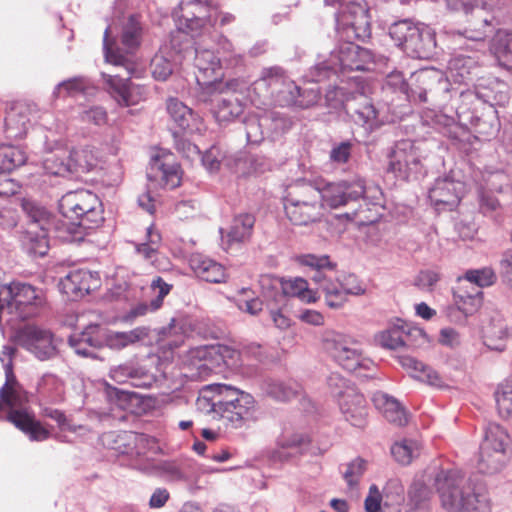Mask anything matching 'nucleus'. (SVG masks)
Returning <instances> with one entry per match:
<instances>
[{"label":"nucleus","mask_w":512,"mask_h":512,"mask_svg":"<svg viewBox=\"0 0 512 512\" xmlns=\"http://www.w3.org/2000/svg\"><path fill=\"white\" fill-rule=\"evenodd\" d=\"M141 26L138 18L131 15L125 23L121 35V47H113L109 41V27L105 29L103 49L105 60L123 73L114 74L102 72L101 76L111 95L121 106L138 104L146 96V89L142 85L133 84L130 77L135 72V63L132 53L140 44Z\"/></svg>","instance_id":"1"},{"label":"nucleus","mask_w":512,"mask_h":512,"mask_svg":"<svg viewBox=\"0 0 512 512\" xmlns=\"http://www.w3.org/2000/svg\"><path fill=\"white\" fill-rule=\"evenodd\" d=\"M61 222H55L56 238L62 241H76L84 231L94 229L104 221L103 205L99 197L85 189L69 191L58 203Z\"/></svg>","instance_id":"2"},{"label":"nucleus","mask_w":512,"mask_h":512,"mask_svg":"<svg viewBox=\"0 0 512 512\" xmlns=\"http://www.w3.org/2000/svg\"><path fill=\"white\" fill-rule=\"evenodd\" d=\"M442 507L448 512H491L490 500L458 469H441L433 479Z\"/></svg>","instance_id":"3"},{"label":"nucleus","mask_w":512,"mask_h":512,"mask_svg":"<svg viewBox=\"0 0 512 512\" xmlns=\"http://www.w3.org/2000/svg\"><path fill=\"white\" fill-rule=\"evenodd\" d=\"M323 348L326 353L343 369L350 372H358L360 376L371 377L374 362L363 353L361 342L350 334L340 331L327 330L323 334Z\"/></svg>","instance_id":"4"},{"label":"nucleus","mask_w":512,"mask_h":512,"mask_svg":"<svg viewBox=\"0 0 512 512\" xmlns=\"http://www.w3.org/2000/svg\"><path fill=\"white\" fill-rule=\"evenodd\" d=\"M213 10H217V4L211 0H181L179 12L174 13L178 31L170 41L175 53L186 51L191 44L188 33L198 34L206 24H213Z\"/></svg>","instance_id":"5"},{"label":"nucleus","mask_w":512,"mask_h":512,"mask_svg":"<svg viewBox=\"0 0 512 512\" xmlns=\"http://www.w3.org/2000/svg\"><path fill=\"white\" fill-rule=\"evenodd\" d=\"M372 65L373 54L370 50L347 41L333 50L328 60L315 65L312 80L321 81L330 73L344 75L352 71H369Z\"/></svg>","instance_id":"6"},{"label":"nucleus","mask_w":512,"mask_h":512,"mask_svg":"<svg viewBox=\"0 0 512 512\" xmlns=\"http://www.w3.org/2000/svg\"><path fill=\"white\" fill-rule=\"evenodd\" d=\"M251 91L263 100L275 98L281 106L297 105L308 107L317 100V94L312 92V99L304 104L299 97L300 88L285 75L280 67H270L262 71L261 76L253 82Z\"/></svg>","instance_id":"7"},{"label":"nucleus","mask_w":512,"mask_h":512,"mask_svg":"<svg viewBox=\"0 0 512 512\" xmlns=\"http://www.w3.org/2000/svg\"><path fill=\"white\" fill-rule=\"evenodd\" d=\"M461 101L458 110L465 114L470 109L478 110L480 105L487 104L488 108L504 106L509 101V90L505 82L491 75H482L466 90L458 92Z\"/></svg>","instance_id":"8"},{"label":"nucleus","mask_w":512,"mask_h":512,"mask_svg":"<svg viewBox=\"0 0 512 512\" xmlns=\"http://www.w3.org/2000/svg\"><path fill=\"white\" fill-rule=\"evenodd\" d=\"M325 98L330 107L344 109L355 124L367 132H373L384 123L374 103L363 94L358 93L352 98H345L344 88L334 87L327 91Z\"/></svg>","instance_id":"9"},{"label":"nucleus","mask_w":512,"mask_h":512,"mask_svg":"<svg viewBox=\"0 0 512 512\" xmlns=\"http://www.w3.org/2000/svg\"><path fill=\"white\" fill-rule=\"evenodd\" d=\"M508 5V0H475V20H467L463 30L454 32L458 42L471 41L473 48L483 45L485 38L492 32L499 14Z\"/></svg>","instance_id":"10"},{"label":"nucleus","mask_w":512,"mask_h":512,"mask_svg":"<svg viewBox=\"0 0 512 512\" xmlns=\"http://www.w3.org/2000/svg\"><path fill=\"white\" fill-rule=\"evenodd\" d=\"M509 436L506 430L496 423H489L480 445L478 471L492 475L500 472L508 462L507 449Z\"/></svg>","instance_id":"11"},{"label":"nucleus","mask_w":512,"mask_h":512,"mask_svg":"<svg viewBox=\"0 0 512 512\" xmlns=\"http://www.w3.org/2000/svg\"><path fill=\"white\" fill-rule=\"evenodd\" d=\"M216 389L221 391L222 398L218 401L221 404L220 418L227 420L235 428L242 427L253 418L256 404L251 394L222 383Z\"/></svg>","instance_id":"12"},{"label":"nucleus","mask_w":512,"mask_h":512,"mask_svg":"<svg viewBox=\"0 0 512 512\" xmlns=\"http://www.w3.org/2000/svg\"><path fill=\"white\" fill-rule=\"evenodd\" d=\"M417 81L421 86L411 90L414 103L440 104L450 99L452 93H457L455 89H451L450 78L436 69L421 71L417 75Z\"/></svg>","instance_id":"13"},{"label":"nucleus","mask_w":512,"mask_h":512,"mask_svg":"<svg viewBox=\"0 0 512 512\" xmlns=\"http://www.w3.org/2000/svg\"><path fill=\"white\" fill-rule=\"evenodd\" d=\"M158 470L166 482L181 483L190 494H196L205 487L202 481L205 469L193 460L164 461L159 464Z\"/></svg>","instance_id":"14"},{"label":"nucleus","mask_w":512,"mask_h":512,"mask_svg":"<svg viewBox=\"0 0 512 512\" xmlns=\"http://www.w3.org/2000/svg\"><path fill=\"white\" fill-rule=\"evenodd\" d=\"M387 171L396 178L408 180L413 174L421 170L419 147L411 140L403 139L395 143L388 154Z\"/></svg>","instance_id":"15"},{"label":"nucleus","mask_w":512,"mask_h":512,"mask_svg":"<svg viewBox=\"0 0 512 512\" xmlns=\"http://www.w3.org/2000/svg\"><path fill=\"white\" fill-rule=\"evenodd\" d=\"M336 24L349 39L364 40L370 36L367 11L360 4L354 2L341 3V8L336 13Z\"/></svg>","instance_id":"16"},{"label":"nucleus","mask_w":512,"mask_h":512,"mask_svg":"<svg viewBox=\"0 0 512 512\" xmlns=\"http://www.w3.org/2000/svg\"><path fill=\"white\" fill-rule=\"evenodd\" d=\"M45 150L49 153L43 160V168L47 174L67 177L73 174L69 148L61 136L45 135Z\"/></svg>","instance_id":"17"},{"label":"nucleus","mask_w":512,"mask_h":512,"mask_svg":"<svg viewBox=\"0 0 512 512\" xmlns=\"http://www.w3.org/2000/svg\"><path fill=\"white\" fill-rule=\"evenodd\" d=\"M321 202L332 209L344 206L360 198L366 199L367 189L361 179L354 181H341L337 183H328L322 189Z\"/></svg>","instance_id":"18"},{"label":"nucleus","mask_w":512,"mask_h":512,"mask_svg":"<svg viewBox=\"0 0 512 512\" xmlns=\"http://www.w3.org/2000/svg\"><path fill=\"white\" fill-rule=\"evenodd\" d=\"M18 342L42 361L53 358L57 353L52 333L35 326L22 329L18 335Z\"/></svg>","instance_id":"19"},{"label":"nucleus","mask_w":512,"mask_h":512,"mask_svg":"<svg viewBox=\"0 0 512 512\" xmlns=\"http://www.w3.org/2000/svg\"><path fill=\"white\" fill-rule=\"evenodd\" d=\"M479 60L477 51L466 54V51L461 49L454 53L448 62V77L454 83L470 86L479 77L481 70Z\"/></svg>","instance_id":"20"},{"label":"nucleus","mask_w":512,"mask_h":512,"mask_svg":"<svg viewBox=\"0 0 512 512\" xmlns=\"http://www.w3.org/2000/svg\"><path fill=\"white\" fill-rule=\"evenodd\" d=\"M464 185L449 176L436 179L434 185L430 188L428 197L431 203L437 209L448 208L452 210L461 199Z\"/></svg>","instance_id":"21"},{"label":"nucleus","mask_w":512,"mask_h":512,"mask_svg":"<svg viewBox=\"0 0 512 512\" xmlns=\"http://www.w3.org/2000/svg\"><path fill=\"white\" fill-rule=\"evenodd\" d=\"M60 284L65 294L78 298L96 289L100 284V278L97 272L74 269L61 280Z\"/></svg>","instance_id":"22"},{"label":"nucleus","mask_w":512,"mask_h":512,"mask_svg":"<svg viewBox=\"0 0 512 512\" xmlns=\"http://www.w3.org/2000/svg\"><path fill=\"white\" fill-rule=\"evenodd\" d=\"M171 289L172 285L165 282L160 276L153 278L150 284V291L154 297L150 302H140L131 307L124 319L126 321H133L138 317L156 312L162 307L164 298L170 293Z\"/></svg>","instance_id":"23"},{"label":"nucleus","mask_w":512,"mask_h":512,"mask_svg":"<svg viewBox=\"0 0 512 512\" xmlns=\"http://www.w3.org/2000/svg\"><path fill=\"white\" fill-rule=\"evenodd\" d=\"M167 112L172 121L184 132L201 133L204 129L201 117L176 98L167 101Z\"/></svg>","instance_id":"24"},{"label":"nucleus","mask_w":512,"mask_h":512,"mask_svg":"<svg viewBox=\"0 0 512 512\" xmlns=\"http://www.w3.org/2000/svg\"><path fill=\"white\" fill-rule=\"evenodd\" d=\"M34 116L30 105L16 104L5 117V132L8 138H22L28 132Z\"/></svg>","instance_id":"25"},{"label":"nucleus","mask_w":512,"mask_h":512,"mask_svg":"<svg viewBox=\"0 0 512 512\" xmlns=\"http://www.w3.org/2000/svg\"><path fill=\"white\" fill-rule=\"evenodd\" d=\"M339 407L346 421L352 426L363 428L367 423L366 401L355 389L347 390V397L339 400Z\"/></svg>","instance_id":"26"},{"label":"nucleus","mask_w":512,"mask_h":512,"mask_svg":"<svg viewBox=\"0 0 512 512\" xmlns=\"http://www.w3.org/2000/svg\"><path fill=\"white\" fill-rule=\"evenodd\" d=\"M413 32L406 53L411 57L420 59H427L434 55L436 49L434 30L426 24L418 23L417 29Z\"/></svg>","instance_id":"27"},{"label":"nucleus","mask_w":512,"mask_h":512,"mask_svg":"<svg viewBox=\"0 0 512 512\" xmlns=\"http://www.w3.org/2000/svg\"><path fill=\"white\" fill-rule=\"evenodd\" d=\"M254 225L255 216L253 214L241 213L236 215L232 219L226 235L223 234L222 229L220 230L223 243H227L226 249L248 241L253 233Z\"/></svg>","instance_id":"28"},{"label":"nucleus","mask_w":512,"mask_h":512,"mask_svg":"<svg viewBox=\"0 0 512 512\" xmlns=\"http://www.w3.org/2000/svg\"><path fill=\"white\" fill-rule=\"evenodd\" d=\"M412 336H424L423 331L418 328H410L406 324L395 325L382 331L377 336L378 343L388 349L396 350L411 345Z\"/></svg>","instance_id":"29"},{"label":"nucleus","mask_w":512,"mask_h":512,"mask_svg":"<svg viewBox=\"0 0 512 512\" xmlns=\"http://www.w3.org/2000/svg\"><path fill=\"white\" fill-rule=\"evenodd\" d=\"M189 265L195 275L211 283H222L226 281V269L220 263L201 254H193L189 259Z\"/></svg>","instance_id":"30"},{"label":"nucleus","mask_w":512,"mask_h":512,"mask_svg":"<svg viewBox=\"0 0 512 512\" xmlns=\"http://www.w3.org/2000/svg\"><path fill=\"white\" fill-rule=\"evenodd\" d=\"M283 201L284 203H307V205L323 206L320 188L304 179L297 180L287 187Z\"/></svg>","instance_id":"31"},{"label":"nucleus","mask_w":512,"mask_h":512,"mask_svg":"<svg viewBox=\"0 0 512 512\" xmlns=\"http://www.w3.org/2000/svg\"><path fill=\"white\" fill-rule=\"evenodd\" d=\"M373 403L390 423L400 427L408 423L409 415L396 398L384 392H376Z\"/></svg>","instance_id":"32"},{"label":"nucleus","mask_w":512,"mask_h":512,"mask_svg":"<svg viewBox=\"0 0 512 512\" xmlns=\"http://www.w3.org/2000/svg\"><path fill=\"white\" fill-rule=\"evenodd\" d=\"M224 165L239 176L258 174L265 170L262 158L250 155L245 151L225 156Z\"/></svg>","instance_id":"33"},{"label":"nucleus","mask_w":512,"mask_h":512,"mask_svg":"<svg viewBox=\"0 0 512 512\" xmlns=\"http://www.w3.org/2000/svg\"><path fill=\"white\" fill-rule=\"evenodd\" d=\"M465 114H469L466 119L479 138L489 140L499 131L500 124L495 109L488 108L487 112L481 116L477 115V110L474 109H470Z\"/></svg>","instance_id":"34"},{"label":"nucleus","mask_w":512,"mask_h":512,"mask_svg":"<svg viewBox=\"0 0 512 512\" xmlns=\"http://www.w3.org/2000/svg\"><path fill=\"white\" fill-rule=\"evenodd\" d=\"M287 218L294 225L306 226L320 220L323 215V206L311 204L284 203Z\"/></svg>","instance_id":"35"},{"label":"nucleus","mask_w":512,"mask_h":512,"mask_svg":"<svg viewBox=\"0 0 512 512\" xmlns=\"http://www.w3.org/2000/svg\"><path fill=\"white\" fill-rule=\"evenodd\" d=\"M399 362L403 368L409 371L413 378L431 386H441L442 380L439 374L431 367H428L417 359L406 355L400 356Z\"/></svg>","instance_id":"36"},{"label":"nucleus","mask_w":512,"mask_h":512,"mask_svg":"<svg viewBox=\"0 0 512 512\" xmlns=\"http://www.w3.org/2000/svg\"><path fill=\"white\" fill-rule=\"evenodd\" d=\"M22 208L32 223L38 224L41 230L54 233L56 236L57 225L55 222H61L60 218L51 216L44 207L31 200L24 199L22 201Z\"/></svg>","instance_id":"37"},{"label":"nucleus","mask_w":512,"mask_h":512,"mask_svg":"<svg viewBox=\"0 0 512 512\" xmlns=\"http://www.w3.org/2000/svg\"><path fill=\"white\" fill-rule=\"evenodd\" d=\"M453 295L455 305L465 315L473 314L482 304L483 292L479 288L469 289L468 285L458 284Z\"/></svg>","instance_id":"38"},{"label":"nucleus","mask_w":512,"mask_h":512,"mask_svg":"<svg viewBox=\"0 0 512 512\" xmlns=\"http://www.w3.org/2000/svg\"><path fill=\"white\" fill-rule=\"evenodd\" d=\"M221 386V383L211 384L204 387L196 400V408L198 411L212 415L213 418H220L221 404L218 403L221 398V391L216 387Z\"/></svg>","instance_id":"39"},{"label":"nucleus","mask_w":512,"mask_h":512,"mask_svg":"<svg viewBox=\"0 0 512 512\" xmlns=\"http://www.w3.org/2000/svg\"><path fill=\"white\" fill-rule=\"evenodd\" d=\"M509 338H512V329L502 321L491 322L484 331V344L490 350L503 351Z\"/></svg>","instance_id":"40"},{"label":"nucleus","mask_w":512,"mask_h":512,"mask_svg":"<svg viewBox=\"0 0 512 512\" xmlns=\"http://www.w3.org/2000/svg\"><path fill=\"white\" fill-rule=\"evenodd\" d=\"M496 280L497 276L494 270L490 267H484L467 270L463 276L458 277V284L468 285L469 289L479 288L482 291L483 288L492 286Z\"/></svg>","instance_id":"41"},{"label":"nucleus","mask_w":512,"mask_h":512,"mask_svg":"<svg viewBox=\"0 0 512 512\" xmlns=\"http://www.w3.org/2000/svg\"><path fill=\"white\" fill-rule=\"evenodd\" d=\"M194 65L203 74L204 77L215 79L219 76L218 71L222 67V62L219 56H216L212 50L209 49H194Z\"/></svg>","instance_id":"42"},{"label":"nucleus","mask_w":512,"mask_h":512,"mask_svg":"<svg viewBox=\"0 0 512 512\" xmlns=\"http://www.w3.org/2000/svg\"><path fill=\"white\" fill-rule=\"evenodd\" d=\"M37 393L47 402H59L63 399V382L56 375L45 374L37 384Z\"/></svg>","instance_id":"43"},{"label":"nucleus","mask_w":512,"mask_h":512,"mask_svg":"<svg viewBox=\"0 0 512 512\" xmlns=\"http://www.w3.org/2000/svg\"><path fill=\"white\" fill-rule=\"evenodd\" d=\"M25 151L14 145H0V174L10 173L25 164Z\"/></svg>","instance_id":"44"},{"label":"nucleus","mask_w":512,"mask_h":512,"mask_svg":"<svg viewBox=\"0 0 512 512\" xmlns=\"http://www.w3.org/2000/svg\"><path fill=\"white\" fill-rule=\"evenodd\" d=\"M70 159L73 165V173L78 171L89 172L97 168L99 164L98 152L95 148L84 147L78 150H70Z\"/></svg>","instance_id":"45"},{"label":"nucleus","mask_w":512,"mask_h":512,"mask_svg":"<svg viewBox=\"0 0 512 512\" xmlns=\"http://www.w3.org/2000/svg\"><path fill=\"white\" fill-rule=\"evenodd\" d=\"M310 441V436L307 433L295 430L291 426H285L277 439V445L281 449H292L298 453L304 450Z\"/></svg>","instance_id":"46"},{"label":"nucleus","mask_w":512,"mask_h":512,"mask_svg":"<svg viewBox=\"0 0 512 512\" xmlns=\"http://www.w3.org/2000/svg\"><path fill=\"white\" fill-rule=\"evenodd\" d=\"M282 292L287 296L298 297L307 303L315 302V292L309 289L308 282L301 277L282 279L280 281Z\"/></svg>","instance_id":"47"},{"label":"nucleus","mask_w":512,"mask_h":512,"mask_svg":"<svg viewBox=\"0 0 512 512\" xmlns=\"http://www.w3.org/2000/svg\"><path fill=\"white\" fill-rule=\"evenodd\" d=\"M263 125H266L267 136L275 138L290 130L292 121L280 112L265 110L263 111Z\"/></svg>","instance_id":"48"},{"label":"nucleus","mask_w":512,"mask_h":512,"mask_svg":"<svg viewBox=\"0 0 512 512\" xmlns=\"http://www.w3.org/2000/svg\"><path fill=\"white\" fill-rule=\"evenodd\" d=\"M479 210L486 216L490 217L497 223L503 221L504 206L500 200L491 191L480 189L478 193Z\"/></svg>","instance_id":"49"},{"label":"nucleus","mask_w":512,"mask_h":512,"mask_svg":"<svg viewBox=\"0 0 512 512\" xmlns=\"http://www.w3.org/2000/svg\"><path fill=\"white\" fill-rule=\"evenodd\" d=\"M91 87L90 81L82 76L73 77L60 82L53 90L54 98L75 97L79 94H87Z\"/></svg>","instance_id":"50"},{"label":"nucleus","mask_w":512,"mask_h":512,"mask_svg":"<svg viewBox=\"0 0 512 512\" xmlns=\"http://www.w3.org/2000/svg\"><path fill=\"white\" fill-rule=\"evenodd\" d=\"M299 389L300 386L295 382L268 379L264 383L265 393L278 401H289L297 395Z\"/></svg>","instance_id":"51"},{"label":"nucleus","mask_w":512,"mask_h":512,"mask_svg":"<svg viewBox=\"0 0 512 512\" xmlns=\"http://www.w3.org/2000/svg\"><path fill=\"white\" fill-rule=\"evenodd\" d=\"M152 169L157 170L156 178H160L162 185L167 189H174L180 185V166L176 163L168 164L159 158L154 160Z\"/></svg>","instance_id":"52"},{"label":"nucleus","mask_w":512,"mask_h":512,"mask_svg":"<svg viewBox=\"0 0 512 512\" xmlns=\"http://www.w3.org/2000/svg\"><path fill=\"white\" fill-rule=\"evenodd\" d=\"M418 27V23H414L408 19L397 21L389 27V36L394 43L400 47L405 53L410 45L414 32Z\"/></svg>","instance_id":"53"},{"label":"nucleus","mask_w":512,"mask_h":512,"mask_svg":"<svg viewBox=\"0 0 512 512\" xmlns=\"http://www.w3.org/2000/svg\"><path fill=\"white\" fill-rule=\"evenodd\" d=\"M300 263L304 266H308L311 268L316 269V272L313 276V280L318 284V289H322V284L324 281H330L331 278H329L326 274L322 272V269H330L332 270L334 268V264L330 262L329 256L327 255H321L317 256L314 254H306L302 255L299 259Z\"/></svg>","instance_id":"54"},{"label":"nucleus","mask_w":512,"mask_h":512,"mask_svg":"<svg viewBox=\"0 0 512 512\" xmlns=\"http://www.w3.org/2000/svg\"><path fill=\"white\" fill-rule=\"evenodd\" d=\"M217 102L215 117L219 122H229L243 113V104L235 96L221 97Z\"/></svg>","instance_id":"55"},{"label":"nucleus","mask_w":512,"mask_h":512,"mask_svg":"<svg viewBox=\"0 0 512 512\" xmlns=\"http://www.w3.org/2000/svg\"><path fill=\"white\" fill-rule=\"evenodd\" d=\"M419 451V443L412 439L395 442L391 447L392 456L402 465L410 464L414 458L418 457Z\"/></svg>","instance_id":"56"},{"label":"nucleus","mask_w":512,"mask_h":512,"mask_svg":"<svg viewBox=\"0 0 512 512\" xmlns=\"http://www.w3.org/2000/svg\"><path fill=\"white\" fill-rule=\"evenodd\" d=\"M150 69L154 79L165 81L173 72L174 60L170 53H167L165 49H161L160 52L155 54L151 59Z\"/></svg>","instance_id":"57"},{"label":"nucleus","mask_w":512,"mask_h":512,"mask_svg":"<svg viewBox=\"0 0 512 512\" xmlns=\"http://www.w3.org/2000/svg\"><path fill=\"white\" fill-rule=\"evenodd\" d=\"M320 291L324 294L325 303L330 308L338 309L347 301L340 279L324 281Z\"/></svg>","instance_id":"58"},{"label":"nucleus","mask_w":512,"mask_h":512,"mask_svg":"<svg viewBox=\"0 0 512 512\" xmlns=\"http://www.w3.org/2000/svg\"><path fill=\"white\" fill-rule=\"evenodd\" d=\"M247 141L251 144H259L265 138L266 130L263 125V111L250 114L244 121Z\"/></svg>","instance_id":"59"},{"label":"nucleus","mask_w":512,"mask_h":512,"mask_svg":"<svg viewBox=\"0 0 512 512\" xmlns=\"http://www.w3.org/2000/svg\"><path fill=\"white\" fill-rule=\"evenodd\" d=\"M494 397L499 415L503 418L512 416V382L499 384Z\"/></svg>","instance_id":"60"},{"label":"nucleus","mask_w":512,"mask_h":512,"mask_svg":"<svg viewBox=\"0 0 512 512\" xmlns=\"http://www.w3.org/2000/svg\"><path fill=\"white\" fill-rule=\"evenodd\" d=\"M218 53L222 64L227 67H236L243 64V54L237 52L232 42L225 36L219 38Z\"/></svg>","instance_id":"61"},{"label":"nucleus","mask_w":512,"mask_h":512,"mask_svg":"<svg viewBox=\"0 0 512 512\" xmlns=\"http://www.w3.org/2000/svg\"><path fill=\"white\" fill-rule=\"evenodd\" d=\"M342 476L347 486L353 489L358 486L362 476L366 471V461L362 458H355L351 462L343 465Z\"/></svg>","instance_id":"62"},{"label":"nucleus","mask_w":512,"mask_h":512,"mask_svg":"<svg viewBox=\"0 0 512 512\" xmlns=\"http://www.w3.org/2000/svg\"><path fill=\"white\" fill-rule=\"evenodd\" d=\"M159 336L169 348H177L184 342L183 326L173 318L167 326L159 330Z\"/></svg>","instance_id":"63"},{"label":"nucleus","mask_w":512,"mask_h":512,"mask_svg":"<svg viewBox=\"0 0 512 512\" xmlns=\"http://www.w3.org/2000/svg\"><path fill=\"white\" fill-rule=\"evenodd\" d=\"M491 50L497 57L512 56V29H500L495 34Z\"/></svg>","instance_id":"64"}]
</instances>
